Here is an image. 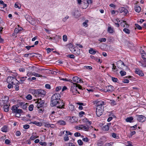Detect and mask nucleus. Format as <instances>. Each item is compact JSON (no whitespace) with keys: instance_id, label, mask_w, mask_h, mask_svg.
Masks as SVG:
<instances>
[{"instance_id":"f257e3e1","label":"nucleus","mask_w":146,"mask_h":146,"mask_svg":"<svg viewBox=\"0 0 146 146\" xmlns=\"http://www.w3.org/2000/svg\"><path fill=\"white\" fill-rule=\"evenodd\" d=\"M105 102L102 101H100L97 103L96 114L98 117L101 115L104 110V105Z\"/></svg>"},{"instance_id":"f03ea898","label":"nucleus","mask_w":146,"mask_h":146,"mask_svg":"<svg viewBox=\"0 0 146 146\" xmlns=\"http://www.w3.org/2000/svg\"><path fill=\"white\" fill-rule=\"evenodd\" d=\"M30 91L36 97L44 96L46 94V92L41 89L35 90L30 89Z\"/></svg>"},{"instance_id":"7ed1b4c3","label":"nucleus","mask_w":146,"mask_h":146,"mask_svg":"<svg viewBox=\"0 0 146 146\" xmlns=\"http://www.w3.org/2000/svg\"><path fill=\"white\" fill-rule=\"evenodd\" d=\"M61 96L59 93H56L52 96L51 101L52 102V106H56L60 100Z\"/></svg>"},{"instance_id":"20e7f679","label":"nucleus","mask_w":146,"mask_h":146,"mask_svg":"<svg viewBox=\"0 0 146 146\" xmlns=\"http://www.w3.org/2000/svg\"><path fill=\"white\" fill-rule=\"evenodd\" d=\"M7 82L8 83H11L13 85L17 84L19 83V81L17 79L12 76L8 77L6 79Z\"/></svg>"},{"instance_id":"39448f33","label":"nucleus","mask_w":146,"mask_h":146,"mask_svg":"<svg viewBox=\"0 0 146 146\" xmlns=\"http://www.w3.org/2000/svg\"><path fill=\"white\" fill-rule=\"evenodd\" d=\"M141 57L143 60L144 62H139V64L143 67H146V54L141 55Z\"/></svg>"},{"instance_id":"423d86ee","label":"nucleus","mask_w":146,"mask_h":146,"mask_svg":"<svg viewBox=\"0 0 146 146\" xmlns=\"http://www.w3.org/2000/svg\"><path fill=\"white\" fill-rule=\"evenodd\" d=\"M76 128L79 130H82L85 131H88L89 129V127L87 125L86 126L83 125L77 126L76 127Z\"/></svg>"},{"instance_id":"0eeeda50","label":"nucleus","mask_w":146,"mask_h":146,"mask_svg":"<svg viewBox=\"0 0 146 146\" xmlns=\"http://www.w3.org/2000/svg\"><path fill=\"white\" fill-rule=\"evenodd\" d=\"M25 17L27 20L31 24L33 25L35 24L34 20L31 16L28 15H26L25 16Z\"/></svg>"},{"instance_id":"6e6552de","label":"nucleus","mask_w":146,"mask_h":146,"mask_svg":"<svg viewBox=\"0 0 146 146\" xmlns=\"http://www.w3.org/2000/svg\"><path fill=\"white\" fill-rule=\"evenodd\" d=\"M11 110L13 113H22L23 111L22 110L19 109L16 106H13L12 107Z\"/></svg>"},{"instance_id":"1a4fd4ad","label":"nucleus","mask_w":146,"mask_h":146,"mask_svg":"<svg viewBox=\"0 0 146 146\" xmlns=\"http://www.w3.org/2000/svg\"><path fill=\"white\" fill-rule=\"evenodd\" d=\"M71 91L74 95H76L77 93L79 94V92L77 90V87L76 85L71 86Z\"/></svg>"},{"instance_id":"9d476101","label":"nucleus","mask_w":146,"mask_h":146,"mask_svg":"<svg viewBox=\"0 0 146 146\" xmlns=\"http://www.w3.org/2000/svg\"><path fill=\"white\" fill-rule=\"evenodd\" d=\"M136 117L138 121L140 122H143L146 120V118L143 115H136Z\"/></svg>"},{"instance_id":"9b49d317","label":"nucleus","mask_w":146,"mask_h":146,"mask_svg":"<svg viewBox=\"0 0 146 146\" xmlns=\"http://www.w3.org/2000/svg\"><path fill=\"white\" fill-rule=\"evenodd\" d=\"M113 87L111 85L106 86L104 89V91L105 92H111L113 90Z\"/></svg>"},{"instance_id":"f8f14e48","label":"nucleus","mask_w":146,"mask_h":146,"mask_svg":"<svg viewBox=\"0 0 146 146\" xmlns=\"http://www.w3.org/2000/svg\"><path fill=\"white\" fill-rule=\"evenodd\" d=\"M37 106L38 108L42 107L44 105V101L42 100L41 98H38L37 101Z\"/></svg>"},{"instance_id":"ddd939ff","label":"nucleus","mask_w":146,"mask_h":146,"mask_svg":"<svg viewBox=\"0 0 146 146\" xmlns=\"http://www.w3.org/2000/svg\"><path fill=\"white\" fill-rule=\"evenodd\" d=\"M70 51L72 52L76 55H78L80 54V50L77 48L75 47L72 49H70Z\"/></svg>"},{"instance_id":"4468645a","label":"nucleus","mask_w":146,"mask_h":146,"mask_svg":"<svg viewBox=\"0 0 146 146\" xmlns=\"http://www.w3.org/2000/svg\"><path fill=\"white\" fill-rule=\"evenodd\" d=\"M72 15L76 18L79 17L80 15V12L78 10H75L74 11L72 12Z\"/></svg>"},{"instance_id":"2eb2a0df","label":"nucleus","mask_w":146,"mask_h":146,"mask_svg":"<svg viewBox=\"0 0 146 146\" xmlns=\"http://www.w3.org/2000/svg\"><path fill=\"white\" fill-rule=\"evenodd\" d=\"M118 12L120 13L123 12L124 15H126L128 12V10L123 7H120L118 9Z\"/></svg>"},{"instance_id":"dca6fc26","label":"nucleus","mask_w":146,"mask_h":146,"mask_svg":"<svg viewBox=\"0 0 146 146\" xmlns=\"http://www.w3.org/2000/svg\"><path fill=\"white\" fill-rule=\"evenodd\" d=\"M117 66L121 69L123 68L122 65L124 66H125V64L121 60H119L117 61Z\"/></svg>"},{"instance_id":"f3484780","label":"nucleus","mask_w":146,"mask_h":146,"mask_svg":"<svg viewBox=\"0 0 146 146\" xmlns=\"http://www.w3.org/2000/svg\"><path fill=\"white\" fill-rule=\"evenodd\" d=\"M68 119V121L72 123L76 122L77 120V118L75 116L69 117Z\"/></svg>"},{"instance_id":"a211bd4d","label":"nucleus","mask_w":146,"mask_h":146,"mask_svg":"<svg viewBox=\"0 0 146 146\" xmlns=\"http://www.w3.org/2000/svg\"><path fill=\"white\" fill-rule=\"evenodd\" d=\"M73 81L76 83H82L83 81L79 78L77 77H74L72 78Z\"/></svg>"},{"instance_id":"6ab92c4d","label":"nucleus","mask_w":146,"mask_h":146,"mask_svg":"<svg viewBox=\"0 0 146 146\" xmlns=\"http://www.w3.org/2000/svg\"><path fill=\"white\" fill-rule=\"evenodd\" d=\"M135 72L136 74H138L140 76H144V74L142 71L139 68L135 69Z\"/></svg>"},{"instance_id":"aec40b11","label":"nucleus","mask_w":146,"mask_h":146,"mask_svg":"<svg viewBox=\"0 0 146 146\" xmlns=\"http://www.w3.org/2000/svg\"><path fill=\"white\" fill-rule=\"evenodd\" d=\"M57 104H58V106H57L58 108L60 109L64 108V104L62 102V101L60 100Z\"/></svg>"},{"instance_id":"412c9836","label":"nucleus","mask_w":146,"mask_h":146,"mask_svg":"<svg viewBox=\"0 0 146 146\" xmlns=\"http://www.w3.org/2000/svg\"><path fill=\"white\" fill-rule=\"evenodd\" d=\"M18 27H16L14 30V33H19L20 31H22L23 28L20 27H19V25H17Z\"/></svg>"},{"instance_id":"4be33fe9","label":"nucleus","mask_w":146,"mask_h":146,"mask_svg":"<svg viewBox=\"0 0 146 146\" xmlns=\"http://www.w3.org/2000/svg\"><path fill=\"white\" fill-rule=\"evenodd\" d=\"M120 24L121 26H123V27L127 28L129 27V25L127 24L126 21L123 20H121L120 21Z\"/></svg>"},{"instance_id":"5701e85b","label":"nucleus","mask_w":146,"mask_h":146,"mask_svg":"<svg viewBox=\"0 0 146 146\" xmlns=\"http://www.w3.org/2000/svg\"><path fill=\"white\" fill-rule=\"evenodd\" d=\"M111 123H109L107 124V125H104L103 128V130L107 131L109 129V126L110 125Z\"/></svg>"},{"instance_id":"b1692460","label":"nucleus","mask_w":146,"mask_h":146,"mask_svg":"<svg viewBox=\"0 0 146 146\" xmlns=\"http://www.w3.org/2000/svg\"><path fill=\"white\" fill-rule=\"evenodd\" d=\"M83 122L85 123L88 125H90L91 123L92 122L91 121H89L88 119L87 118H84L83 120Z\"/></svg>"},{"instance_id":"393cba45","label":"nucleus","mask_w":146,"mask_h":146,"mask_svg":"<svg viewBox=\"0 0 146 146\" xmlns=\"http://www.w3.org/2000/svg\"><path fill=\"white\" fill-rule=\"evenodd\" d=\"M31 123L39 127L41 126L42 125L41 123L38 121H33Z\"/></svg>"},{"instance_id":"a878e982","label":"nucleus","mask_w":146,"mask_h":146,"mask_svg":"<svg viewBox=\"0 0 146 146\" xmlns=\"http://www.w3.org/2000/svg\"><path fill=\"white\" fill-rule=\"evenodd\" d=\"M133 119V118L132 117H130L127 118L125 119V121L127 122H129L130 123L132 122V121Z\"/></svg>"},{"instance_id":"bb28decb","label":"nucleus","mask_w":146,"mask_h":146,"mask_svg":"<svg viewBox=\"0 0 146 146\" xmlns=\"http://www.w3.org/2000/svg\"><path fill=\"white\" fill-rule=\"evenodd\" d=\"M27 78V76L21 77L19 81V82H20L21 84H22Z\"/></svg>"},{"instance_id":"cd10ccee","label":"nucleus","mask_w":146,"mask_h":146,"mask_svg":"<svg viewBox=\"0 0 146 146\" xmlns=\"http://www.w3.org/2000/svg\"><path fill=\"white\" fill-rule=\"evenodd\" d=\"M7 127L6 125L4 126L1 128V130L4 132H6L7 131Z\"/></svg>"},{"instance_id":"c85d7f7f","label":"nucleus","mask_w":146,"mask_h":146,"mask_svg":"<svg viewBox=\"0 0 146 146\" xmlns=\"http://www.w3.org/2000/svg\"><path fill=\"white\" fill-rule=\"evenodd\" d=\"M9 106L7 105L4 106H3V109L4 111L5 112L8 111L9 110Z\"/></svg>"},{"instance_id":"c756f323","label":"nucleus","mask_w":146,"mask_h":146,"mask_svg":"<svg viewBox=\"0 0 146 146\" xmlns=\"http://www.w3.org/2000/svg\"><path fill=\"white\" fill-rule=\"evenodd\" d=\"M89 52L91 54H94L96 53V51L92 48H90L89 50Z\"/></svg>"},{"instance_id":"7c9ffc66","label":"nucleus","mask_w":146,"mask_h":146,"mask_svg":"<svg viewBox=\"0 0 146 146\" xmlns=\"http://www.w3.org/2000/svg\"><path fill=\"white\" fill-rule=\"evenodd\" d=\"M32 75L36 77H42V75H40L38 74V73L36 72H33L32 73Z\"/></svg>"},{"instance_id":"2f4dec72","label":"nucleus","mask_w":146,"mask_h":146,"mask_svg":"<svg viewBox=\"0 0 146 146\" xmlns=\"http://www.w3.org/2000/svg\"><path fill=\"white\" fill-rule=\"evenodd\" d=\"M135 11L138 13H139L141 11V8L139 6H136L135 8Z\"/></svg>"},{"instance_id":"473e14b6","label":"nucleus","mask_w":146,"mask_h":146,"mask_svg":"<svg viewBox=\"0 0 146 146\" xmlns=\"http://www.w3.org/2000/svg\"><path fill=\"white\" fill-rule=\"evenodd\" d=\"M58 123L61 125H66V123L63 120H61L58 121Z\"/></svg>"},{"instance_id":"72a5a7b5","label":"nucleus","mask_w":146,"mask_h":146,"mask_svg":"<svg viewBox=\"0 0 146 146\" xmlns=\"http://www.w3.org/2000/svg\"><path fill=\"white\" fill-rule=\"evenodd\" d=\"M68 107L69 110H70L71 111H73L74 110V106L72 104L69 105Z\"/></svg>"},{"instance_id":"f704fd0d","label":"nucleus","mask_w":146,"mask_h":146,"mask_svg":"<svg viewBox=\"0 0 146 146\" xmlns=\"http://www.w3.org/2000/svg\"><path fill=\"white\" fill-rule=\"evenodd\" d=\"M108 32L110 33H111L114 32V30L113 28L110 27H109L108 29Z\"/></svg>"},{"instance_id":"c9c22d12","label":"nucleus","mask_w":146,"mask_h":146,"mask_svg":"<svg viewBox=\"0 0 146 146\" xmlns=\"http://www.w3.org/2000/svg\"><path fill=\"white\" fill-rule=\"evenodd\" d=\"M20 105L22 106V108L24 109H25L27 108L26 105L25 104V103L21 102L20 103Z\"/></svg>"},{"instance_id":"e433bc0d","label":"nucleus","mask_w":146,"mask_h":146,"mask_svg":"<svg viewBox=\"0 0 146 146\" xmlns=\"http://www.w3.org/2000/svg\"><path fill=\"white\" fill-rule=\"evenodd\" d=\"M123 31L127 34H129L130 32V31L129 29H127L126 27L123 29Z\"/></svg>"},{"instance_id":"4c0bfd02","label":"nucleus","mask_w":146,"mask_h":146,"mask_svg":"<svg viewBox=\"0 0 146 146\" xmlns=\"http://www.w3.org/2000/svg\"><path fill=\"white\" fill-rule=\"evenodd\" d=\"M88 20H85V21L83 23V25L85 27H88Z\"/></svg>"},{"instance_id":"58836bf2","label":"nucleus","mask_w":146,"mask_h":146,"mask_svg":"<svg viewBox=\"0 0 146 146\" xmlns=\"http://www.w3.org/2000/svg\"><path fill=\"white\" fill-rule=\"evenodd\" d=\"M19 83L18 84H14V85L15 86H14V88L15 89V90L17 91L19 90V86L18 85L19 84Z\"/></svg>"},{"instance_id":"ea45409f","label":"nucleus","mask_w":146,"mask_h":146,"mask_svg":"<svg viewBox=\"0 0 146 146\" xmlns=\"http://www.w3.org/2000/svg\"><path fill=\"white\" fill-rule=\"evenodd\" d=\"M92 0H88L86 1V7H87L90 4H91L92 3Z\"/></svg>"},{"instance_id":"a19ab883","label":"nucleus","mask_w":146,"mask_h":146,"mask_svg":"<svg viewBox=\"0 0 146 146\" xmlns=\"http://www.w3.org/2000/svg\"><path fill=\"white\" fill-rule=\"evenodd\" d=\"M112 69L114 72H115L117 71V68H116V66L114 64H112Z\"/></svg>"},{"instance_id":"79ce46f5","label":"nucleus","mask_w":146,"mask_h":146,"mask_svg":"<svg viewBox=\"0 0 146 146\" xmlns=\"http://www.w3.org/2000/svg\"><path fill=\"white\" fill-rule=\"evenodd\" d=\"M120 73L121 76H123L125 75L126 74V72L122 70H121L120 72Z\"/></svg>"},{"instance_id":"37998d69","label":"nucleus","mask_w":146,"mask_h":146,"mask_svg":"<svg viewBox=\"0 0 146 146\" xmlns=\"http://www.w3.org/2000/svg\"><path fill=\"white\" fill-rule=\"evenodd\" d=\"M135 26L137 28V29L139 30H141L142 29V27L137 24H135Z\"/></svg>"},{"instance_id":"c03bdc74","label":"nucleus","mask_w":146,"mask_h":146,"mask_svg":"<svg viewBox=\"0 0 146 146\" xmlns=\"http://www.w3.org/2000/svg\"><path fill=\"white\" fill-rule=\"evenodd\" d=\"M84 68L85 69L90 70L92 69V68L91 66H85L84 67Z\"/></svg>"},{"instance_id":"a18cd8bd","label":"nucleus","mask_w":146,"mask_h":146,"mask_svg":"<svg viewBox=\"0 0 146 146\" xmlns=\"http://www.w3.org/2000/svg\"><path fill=\"white\" fill-rule=\"evenodd\" d=\"M60 78V80H62L64 81H68V82H72V80H71L70 79V80H68L66 78Z\"/></svg>"},{"instance_id":"49530a36","label":"nucleus","mask_w":146,"mask_h":146,"mask_svg":"<svg viewBox=\"0 0 146 146\" xmlns=\"http://www.w3.org/2000/svg\"><path fill=\"white\" fill-rule=\"evenodd\" d=\"M98 40L100 42H105L106 41V38H99Z\"/></svg>"},{"instance_id":"de8ad7c7","label":"nucleus","mask_w":146,"mask_h":146,"mask_svg":"<svg viewBox=\"0 0 146 146\" xmlns=\"http://www.w3.org/2000/svg\"><path fill=\"white\" fill-rule=\"evenodd\" d=\"M111 79H112V80L113 82H117V83H118V82H117V81H118L117 78H114V77H111Z\"/></svg>"},{"instance_id":"09e8293b","label":"nucleus","mask_w":146,"mask_h":146,"mask_svg":"<svg viewBox=\"0 0 146 146\" xmlns=\"http://www.w3.org/2000/svg\"><path fill=\"white\" fill-rule=\"evenodd\" d=\"M34 106L33 104L30 105L29 107V110L30 111H32L33 110Z\"/></svg>"},{"instance_id":"8fccbe9b","label":"nucleus","mask_w":146,"mask_h":146,"mask_svg":"<svg viewBox=\"0 0 146 146\" xmlns=\"http://www.w3.org/2000/svg\"><path fill=\"white\" fill-rule=\"evenodd\" d=\"M63 40L64 41L66 42L67 40V36L66 35H64L63 36Z\"/></svg>"},{"instance_id":"3c124183","label":"nucleus","mask_w":146,"mask_h":146,"mask_svg":"<svg viewBox=\"0 0 146 146\" xmlns=\"http://www.w3.org/2000/svg\"><path fill=\"white\" fill-rule=\"evenodd\" d=\"M10 74L13 77H15L17 76V74L16 72H13Z\"/></svg>"},{"instance_id":"603ef678","label":"nucleus","mask_w":146,"mask_h":146,"mask_svg":"<svg viewBox=\"0 0 146 146\" xmlns=\"http://www.w3.org/2000/svg\"><path fill=\"white\" fill-rule=\"evenodd\" d=\"M110 103L112 105H115L116 104V102L114 100H110Z\"/></svg>"},{"instance_id":"864d4df0","label":"nucleus","mask_w":146,"mask_h":146,"mask_svg":"<svg viewBox=\"0 0 146 146\" xmlns=\"http://www.w3.org/2000/svg\"><path fill=\"white\" fill-rule=\"evenodd\" d=\"M26 98L28 100H31L32 99V96L30 94L26 96Z\"/></svg>"},{"instance_id":"5fc2aeb1","label":"nucleus","mask_w":146,"mask_h":146,"mask_svg":"<svg viewBox=\"0 0 146 146\" xmlns=\"http://www.w3.org/2000/svg\"><path fill=\"white\" fill-rule=\"evenodd\" d=\"M64 132H65L66 133V135H72V133L69 131H64L63 132V133H64Z\"/></svg>"},{"instance_id":"6e6d98bb","label":"nucleus","mask_w":146,"mask_h":146,"mask_svg":"<svg viewBox=\"0 0 146 146\" xmlns=\"http://www.w3.org/2000/svg\"><path fill=\"white\" fill-rule=\"evenodd\" d=\"M9 84L8 85L7 87L9 89H11L13 87V85L11 83H8Z\"/></svg>"},{"instance_id":"4d7b16f0","label":"nucleus","mask_w":146,"mask_h":146,"mask_svg":"<svg viewBox=\"0 0 146 146\" xmlns=\"http://www.w3.org/2000/svg\"><path fill=\"white\" fill-rule=\"evenodd\" d=\"M82 140L86 142H88L89 141L87 137L83 138Z\"/></svg>"},{"instance_id":"13d9d810","label":"nucleus","mask_w":146,"mask_h":146,"mask_svg":"<svg viewBox=\"0 0 146 146\" xmlns=\"http://www.w3.org/2000/svg\"><path fill=\"white\" fill-rule=\"evenodd\" d=\"M81 135L80 133L79 132H76L75 133L74 135L75 137H78L80 136Z\"/></svg>"},{"instance_id":"bf43d9fd","label":"nucleus","mask_w":146,"mask_h":146,"mask_svg":"<svg viewBox=\"0 0 146 146\" xmlns=\"http://www.w3.org/2000/svg\"><path fill=\"white\" fill-rule=\"evenodd\" d=\"M69 18V17L68 16H66L65 17L63 18L62 19V21L64 22L66 21Z\"/></svg>"},{"instance_id":"052dcab7","label":"nucleus","mask_w":146,"mask_h":146,"mask_svg":"<svg viewBox=\"0 0 146 146\" xmlns=\"http://www.w3.org/2000/svg\"><path fill=\"white\" fill-rule=\"evenodd\" d=\"M38 137V136L36 137V136H35L32 135V136H31V137L30 138V139L31 140H34L35 139H36V138H37Z\"/></svg>"},{"instance_id":"680f3d73","label":"nucleus","mask_w":146,"mask_h":146,"mask_svg":"<svg viewBox=\"0 0 146 146\" xmlns=\"http://www.w3.org/2000/svg\"><path fill=\"white\" fill-rule=\"evenodd\" d=\"M62 89V87L60 86H58L56 88V91L58 92L59 91L61 90Z\"/></svg>"},{"instance_id":"e2e57ef3","label":"nucleus","mask_w":146,"mask_h":146,"mask_svg":"<svg viewBox=\"0 0 146 146\" xmlns=\"http://www.w3.org/2000/svg\"><path fill=\"white\" fill-rule=\"evenodd\" d=\"M30 127L29 125L28 124H26L23 125V128L25 129H28Z\"/></svg>"},{"instance_id":"0e129e2a","label":"nucleus","mask_w":146,"mask_h":146,"mask_svg":"<svg viewBox=\"0 0 146 146\" xmlns=\"http://www.w3.org/2000/svg\"><path fill=\"white\" fill-rule=\"evenodd\" d=\"M78 142L79 145H81L83 144V143L82 140L80 139H79L78 141Z\"/></svg>"},{"instance_id":"69168bd1","label":"nucleus","mask_w":146,"mask_h":146,"mask_svg":"<svg viewBox=\"0 0 146 146\" xmlns=\"http://www.w3.org/2000/svg\"><path fill=\"white\" fill-rule=\"evenodd\" d=\"M85 113L84 111H81L79 113V115L80 117H82L83 115Z\"/></svg>"},{"instance_id":"338daca9","label":"nucleus","mask_w":146,"mask_h":146,"mask_svg":"<svg viewBox=\"0 0 146 146\" xmlns=\"http://www.w3.org/2000/svg\"><path fill=\"white\" fill-rule=\"evenodd\" d=\"M21 134V133L19 131H17L15 133L16 135L17 136H19Z\"/></svg>"},{"instance_id":"774afa93","label":"nucleus","mask_w":146,"mask_h":146,"mask_svg":"<svg viewBox=\"0 0 146 146\" xmlns=\"http://www.w3.org/2000/svg\"><path fill=\"white\" fill-rule=\"evenodd\" d=\"M5 143L6 144H9L11 143V141L9 139H6L5 141Z\"/></svg>"}]
</instances>
